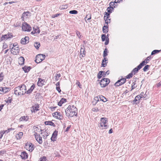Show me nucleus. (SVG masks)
Instances as JSON below:
<instances>
[{"label": "nucleus", "instance_id": "680f3d73", "mask_svg": "<svg viewBox=\"0 0 161 161\" xmlns=\"http://www.w3.org/2000/svg\"><path fill=\"white\" fill-rule=\"evenodd\" d=\"M57 90L60 93L61 92V90L60 89V86H57L56 87Z\"/></svg>", "mask_w": 161, "mask_h": 161}, {"label": "nucleus", "instance_id": "774afa93", "mask_svg": "<svg viewBox=\"0 0 161 161\" xmlns=\"http://www.w3.org/2000/svg\"><path fill=\"white\" fill-rule=\"evenodd\" d=\"M76 34L77 35V36L79 37H80V32L79 31H76Z\"/></svg>", "mask_w": 161, "mask_h": 161}, {"label": "nucleus", "instance_id": "f3484780", "mask_svg": "<svg viewBox=\"0 0 161 161\" xmlns=\"http://www.w3.org/2000/svg\"><path fill=\"white\" fill-rule=\"evenodd\" d=\"M25 59L23 57H20L18 59V63L19 65H23L24 64Z\"/></svg>", "mask_w": 161, "mask_h": 161}, {"label": "nucleus", "instance_id": "4be33fe9", "mask_svg": "<svg viewBox=\"0 0 161 161\" xmlns=\"http://www.w3.org/2000/svg\"><path fill=\"white\" fill-rule=\"evenodd\" d=\"M35 87V86L34 84L32 85L31 87L29 89L28 91H26V93L27 94H30L31 93L33 89H34Z\"/></svg>", "mask_w": 161, "mask_h": 161}, {"label": "nucleus", "instance_id": "1a4fd4ad", "mask_svg": "<svg viewBox=\"0 0 161 161\" xmlns=\"http://www.w3.org/2000/svg\"><path fill=\"white\" fill-rule=\"evenodd\" d=\"M29 38L28 36H25L21 39L20 43L22 44H26L29 42Z\"/></svg>", "mask_w": 161, "mask_h": 161}, {"label": "nucleus", "instance_id": "c85d7f7f", "mask_svg": "<svg viewBox=\"0 0 161 161\" xmlns=\"http://www.w3.org/2000/svg\"><path fill=\"white\" fill-rule=\"evenodd\" d=\"M36 140L37 141V142L39 143V144H41L42 142V138L40 136V137H37V138H35Z\"/></svg>", "mask_w": 161, "mask_h": 161}, {"label": "nucleus", "instance_id": "5fc2aeb1", "mask_svg": "<svg viewBox=\"0 0 161 161\" xmlns=\"http://www.w3.org/2000/svg\"><path fill=\"white\" fill-rule=\"evenodd\" d=\"M105 22V23L108 25V24L110 22V19H104Z\"/></svg>", "mask_w": 161, "mask_h": 161}, {"label": "nucleus", "instance_id": "13d9d810", "mask_svg": "<svg viewBox=\"0 0 161 161\" xmlns=\"http://www.w3.org/2000/svg\"><path fill=\"white\" fill-rule=\"evenodd\" d=\"M104 60H102V66L103 67H105L107 65L106 63H104Z\"/></svg>", "mask_w": 161, "mask_h": 161}, {"label": "nucleus", "instance_id": "f257e3e1", "mask_svg": "<svg viewBox=\"0 0 161 161\" xmlns=\"http://www.w3.org/2000/svg\"><path fill=\"white\" fill-rule=\"evenodd\" d=\"M77 109L74 105H69L68 107L65 110L66 115L69 118L73 117L74 116L77 115Z\"/></svg>", "mask_w": 161, "mask_h": 161}, {"label": "nucleus", "instance_id": "9b49d317", "mask_svg": "<svg viewBox=\"0 0 161 161\" xmlns=\"http://www.w3.org/2000/svg\"><path fill=\"white\" fill-rule=\"evenodd\" d=\"M58 131L55 130L52 134V136L51 138L52 141L54 142L56 141L57 138V136L58 135Z\"/></svg>", "mask_w": 161, "mask_h": 161}, {"label": "nucleus", "instance_id": "a211bd4d", "mask_svg": "<svg viewBox=\"0 0 161 161\" xmlns=\"http://www.w3.org/2000/svg\"><path fill=\"white\" fill-rule=\"evenodd\" d=\"M97 98L98 99V101H99V100H100V101H102L103 102H106L107 100L106 97L102 95L98 96L97 97Z\"/></svg>", "mask_w": 161, "mask_h": 161}, {"label": "nucleus", "instance_id": "4c0bfd02", "mask_svg": "<svg viewBox=\"0 0 161 161\" xmlns=\"http://www.w3.org/2000/svg\"><path fill=\"white\" fill-rule=\"evenodd\" d=\"M101 38L102 41L103 42L105 41L106 40V39H107V37H106L105 34H102L101 35Z\"/></svg>", "mask_w": 161, "mask_h": 161}, {"label": "nucleus", "instance_id": "6ab92c4d", "mask_svg": "<svg viewBox=\"0 0 161 161\" xmlns=\"http://www.w3.org/2000/svg\"><path fill=\"white\" fill-rule=\"evenodd\" d=\"M31 69V67L26 66H25L22 68V69L25 73L28 72Z\"/></svg>", "mask_w": 161, "mask_h": 161}, {"label": "nucleus", "instance_id": "f704fd0d", "mask_svg": "<svg viewBox=\"0 0 161 161\" xmlns=\"http://www.w3.org/2000/svg\"><path fill=\"white\" fill-rule=\"evenodd\" d=\"M146 62L144 60L142 61L138 65L141 69L142 68V66L145 65Z\"/></svg>", "mask_w": 161, "mask_h": 161}, {"label": "nucleus", "instance_id": "c9c22d12", "mask_svg": "<svg viewBox=\"0 0 161 161\" xmlns=\"http://www.w3.org/2000/svg\"><path fill=\"white\" fill-rule=\"evenodd\" d=\"M108 53V49L106 48L103 51V57H104L107 56Z\"/></svg>", "mask_w": 161, "mask_h": 161}, {"label": "nucleus", "instance_id": "dca6fc26", "mask_svg": "<svg viewBox=\"0 0 161 161\" xmlns=\"http://www.w3.org/2000/svg\"><path fill=\"white\" fill-rule=\"evenodd\" d=\"M85 49V48L84 46H83L82 47H81L80 53L82 57H84L85 56L86 52Z\"/></svg>", "mask_w": 161, "mask_h": 161}, {"label": "nucleus", "instance_id": "39448f33", "mask_svg": "<svg viewBox=\"0 0 161 161\" xmlns=\"http://www.w3.org/2000/svg\"><path fill=\"white\" fill-rule=\"evenodd\" d=\"M22 28V31H30L31 30V27L25 22L23 23Z\"/></svg>", "mask_w": 161, "mask_h": 161}, {"label": "nucleus", "instance_id": "a878e982", "mask_svg": "<svg viewBox=\"0 0 161 161\" xmlns=\"http://www.w3.org/2000/svg\"><path fill=\"white\" fill-rule=\"evenodd\" d=\"M19 87H16L14 89V93L16 95H20L19 94Z\"/></svg>", "mask_w": 161, "mask_h": 161}, {"label": "nucleus", "instance_id": "6e6552de", "mask_svg": "<svg viewBox=\"0 0 161 161\" xmlns=\"http://www.w3.org/2000/svg\"><path fill=\"white\" fill-rule=\"evenodd\" d=\"M13 37L12 34L11 33H8L7 34L3 35L2 36L1 39L2 40H3L5 39L7 40L8 39L11 38Z\"/></svg>", "mask_w": 161, "mask_h": 161}, {"label": "nucleus", "instance_id": "423d86ee", "mask_svg": "<svg viewBox=\"0 0 161 161\" xmlns=\"http://www.w3.org/2000/svg\"><path fill=\"white\" fill-rule=\"evenodd\" d=\"M18 87H19V94L20 95H23L26 92V86L24 85H20Z\"/></svg>", "mask_w": 161, "mask_h": 161}, {"label": "nucleus", "instance_id": "9d476101", "mask_svg": "<svg viewBox=\"0 0 161 161\" xmlns=\"http://www.w3.org/2000/svg\"><path fill=\"white\" fill-rule=\"evenodd\" d=\"M141 100V97H139L137 95L136 96L134 99L132 101V103L133 104H138L140 103V101Z\"/></svg>", "mask_w": 161, "mask_h": 161}, {"label": "nucleus", "instance_id": "aec40b11", "mask_svg": "<svg viewBox=\"0 0 161 161\" xmlns=\"http://www.w3.org/2000/svg\"><path fill=\"white\" fill-rule=\"evenodd\" d=\"M141 69L138 66L134 68L131 71L132 73H133V74L135 75L138 72L139 70Z\"/></svg>", "mask_w": 161, "mask_h": 161}, {"label": "nucleus", "instance_id": "7ed1b4c3", "mask_svg": "<svg viewBox=\"0 0 161 161\" xmlns=\"http://www.w3.org/2000/svg\"><path fill=\"white\" fill-rule=\"evenodd\" d=\"M110 82V81L109 79L103 78L100 81V85L101 87L103 88L107 86Z\"/></svg>", "mask_w": 161, "mask_h": 161}, {"label": "nucleus", "instance_id": "603ef678", "mask_svg": "<svg viewBox=\"0 0 161 161\" xmlns=\"http://www.w3.org/2000/svg\"><path fill=\"white\" fill-rule=\"evenodd\" d=\"M61 14H55L53 15L52 16V17L53 18H55V17H56L61 15Z\"/></svg>", "mask_w": 161, "mask_h": 161}, {"label": "nucleus", "instance_id": "052dcab7", "mask_svg": "<svg viewBox=\"0 0 161 161\" xmlns=\"http://www.w3.org/2000/svg\"><path fill=\"white\" fill-rule=\"evenodd\" d=\"M144 95V93L143 92H142L140 94L137 95L138 96H139V97H141V98L142 99V97L143 96V95Z\"/></svg>", "mask_w": 161, "mask_h": 161}, {"label": "nucleus", "instance_id": "0eeeda50", "mask_svg": "<svg viewBox=\"0 0 161 161\" xmlns=\"http://www.w3.org/2000/svg\"><path fill=\"white\" fill-rule=\"evenodd\" d=\"M25 148L30 152H32L34 149V145L30 142H27L25 145Z\"/></svg>", "mask_w": 161, "mask_h": 161}, {"label": "nucleus", "instance_id": "a19ab883", "mask_svg": "<svg viewBox=\"0 0 161 161\" xmlns=\"http://www.w3.org/2000/svg\"><path fill=\"white\" fill-rule=\"evenodd\" d=\"M30 14V12L29 11L26 12H24L22 14V17H26L28 16V14Z\"/></svg>", "mask_w": 161, "mask_h": 161}, {"label": "nucleus", "instance_id": "37998d69", "mask_svg": "<svg viewBox=\"0 0 161 161\" xmlns=\"http://www.w3.org/2000/svg\"><path fill=\"white\" fill-rule=\"evenodd\" d=\"M88 18L87 19V20H90L91 19V14H88L87 15L86 17L85 18V19H86V18Z\"/></svg>", "mask_w": 161, "mask_h": 161}, {"label": "nucleus", "instance_id": "49530a36", "mask_svg": "<svg viewBox=\"0 0 161 161\" xmlns=\"http://www.w3.org/2000/svg\"><path fill=\"white\" fill-rule=\"evenodd\" d=\"M107 12L108 13H109L111 14L112 11V9L111 8V7L109 6L108 7L107 9Z\"/></svg>", "mask_w": 161, "mask_h": 161}, {"label": "nucleus", "instance_id": "58836bf2", "mask_svg": "<svg viewBox=\"0 0 161 161\" xmlns=\"http://www.w3.org/2000/svg\"><path fill=\"white\" fill-rule=\"evenodd\" d=\"M150 67V65H146L143 68V70L144 72L147 71L149 69V68Z\"/></svg>", "mask_w": 161, "mask_h": 161}, {"label": "nucleus", "instance_id": "a18cd8bd", "mask_svg": "<svg viewBox=\"0 0 161 161\" xmlns=\"http://www.w3.org/2000/svg\"><path fill=\"white\" fill-rule=\"evenodd\" d=\"M46 160V157L45 156H43L38 161H45Z\"/></svg>", "mask_w": 161, "mask_h": 161}, {"label": "nucleus", "instance_id": "8fccbe9b", "mask_svg": "<svg viewBox=\"0 0 161 161\" xmlns=\"http://www.w3.org/2000/svg\"><path fill=\"white\" fill-rule=\"evenodd\" d=\"M3 74L2 72L0 74V82L1 81L3 80Z\"/></svg>", "mask_w": 161, "mask_h": 161}, {"label": "nucleus", "instance_id": "bf43d9fd", "mask_svg": "<svg viewBox=\"0 0 161 161\" xmlns=\"http://www.w3.org/2000/svg\"><path fill=\"white\" fill-rule=\"evenodd\" d=\"M34 135L35 136V138H37V137H40V136L39 134H38V133H37L36 132H35V133H34Z\"/></svg>", "mask_w": 161, "mask_h": 161}, {"label": "nucleus", "instance_id": "69168bd1", "mask_svg": "<svg viewBox=\"0 0 161 161\" xmlns=\"http://www.w3.org/2000/svg\"><path fill=\"white\" fill-rule=\"evenodd\" d=\"M109 73V70H108L107 71H106V72H104V73H103V74L104 75H105H105H108Z\"/></svg>", "mask_w": 161, "mask_h": 161}, {"label": "nucleus", "instance_id": "2eb2a0df", "mask_svg": "<svg viewBox=\"0 0 161 161\" xmlns=\"http://www.w3.org/2000/svg\"><path fill=\"white\" fill-rule=\"evenodd\" d=\"M28 155L25 151H23L21 153L20 156L22 159H26L28 157Z\"/></svg>", "mask_w": 161, "mask_h": 161}, {"label": "nucleus", "instance_id": "ea45409f", "mask_svg": "<svg viewBox=\"0 0 161 161\" xmlns=\"http://www.w3.org/2000/svg\"><path fill=\"white\" fill-rule=\"evenodd\" d=\"M69 13L71 14H76L78 13V11L76 10H72L69 11Z\"/></svg>", "mask_w": 161, "mask_h": 161}, {"label": "nucleus", "instance_id": "2f4dec72", "mask_svg": "<svg viewBox=\"0 0 161 161\" xmlns=\"http://www.w3.org/2000/svg\"><path fill=\"white\" fill-rule=\"evenodd\" d=\"M40 46V44L39 42H36L35 43L34 47L37 49H38Z\"/></svg>", "mask_w": 161, "mask_h": 161}, {"label": "nucleus", "instance_id": "c756f323", "mask_svg": "<svg viewBox=\"0 0 161 161\" xmlns=\"http://www.w3.org/2000/svg\"><path fill=\"white\" fill-rule=\"evenodd\" d=\"M110 13H108V12H105L104 19H108L110 17Z\"/></svg>", "mask_w": 161, "mask_h": 161}, {"label": "nucleus", "instance_id": "7c9ffc66", "mask_svg": "<svg viewBox=\"0 0 161 161\" xmlns=\"http://www.w3.org/2000/svg\"><path fill=\"white\" fill-rule=\"evenodd\" d=\"M3 88L4 94L8 92L10 90V88L9 87H3Z\"/></svg>", "mask_w": 161, "mask_h": 161}, {"label": "nucleus", "instance_id": "cd10ccee", "mask_svg": "<svg viewBox=\"0 0 161 161\" xmlns=\"http://www.w3.org/2000/svg\"><path fill=\"white\" fill-rule=\"evenodd\" d=\"M29 117L28 116H24L21 117L19 119L20 121H26L29 119Z\"/></svg>", "mask_w": 161, "mask_h": 161}, {"label": "nucleus", "instance_id": "3c124183", "mask_svg": "<svg viewBox=\"0 0 161 161\" xmlns=\"http://www.w3.org/2000/svg\"><path fill=\"white\" fill-rule=\"evenodd\" d=\"M8 99L5 100V102L7 103H10L12 100V99H11L10 97H8Z\"/></svg>", "mask_w": 161, "mask_h": 161}, {"label": "nucleus", "instance_id": "f03ea898", "mask_svg": "<svg viewBox=\"0 0 161 161\" xmlns=\"http://www.w3.org/2000/svg\"><path fill=\"white\" fill-rule=\"evenodd\" d=\"M100 123H99V125L102 127V128H100L101 129H106L108 127V125H106V124L108 122L107 118H102L100 119Z\"/></svg>", "mask_w": 161, "mask_h": 161}, {"label": "nucleus", "instance_id": "473e14b6", "mask_svg": "<svg viewBox=\"0 0 161 161\" xmlns=\"http://www.w3.org/2000/svg\"><path fill=\"white\" fill-rule=\"evenodd\" d=\"M161 51V50H154L151 53V55H155L156 54L159 53Z\"/></svg>", "mask_w": 161, "mask_h": 161}, {"label": "nucleus", "instance_id": "412c9836", "mask_svg": "<svg viewBox=\"0 0 161 161\" xmlns=\"http://www.w3.org/2000/svg\"><path fill=\"white\" fill-rule=\"evenodd\" d=\"M66 99L64 98L61 99V100L58 103V105L59 106H62V104L66 102Z\"/></svg>", "mask_w": 161, "mask_h": 161}, {"label": "nucleus", "instance_id": "6e6d98bb", "mask_svg": "<svg viewBox=\"0 0 161 161\" xmlns=\"http://www.w3.org/2000/svg\"><path fill=\"white\" fill-rule=\"evenodd\" d=\"M23 135V133L22 132H19V134H18V137L19 138V139H20L21 137Z\"/></svg>", "mask_w": 161, "mask_h": 161}, {"label": "nucleus", "instance_id": "f8f14e48", "mask_svg": "<svg viewBox=\"0 0 161 161\" xmlns=\"http://www.w3.org/2000/svg\"><path fill=\"white\" fill-rule=\"evenodd\" d=\"M11 53L14 55H16L19 53V49L18 47H16V48H14L13 47L11 50Z\"/></svg>", "mask_w": 161, "mask_h": 161}, {"label": "nucleus", "instance_id": "5701e85b", "mask_svg": "<svg viewBox=\"0 0 161 161\" xmlns=\"http://www.w3.org/2000/svg\"><path fill=\"white\" fill-rule=\"evenodd\" d=\"M103 73H104V71H100L97 75V77L98 79H101L102 76H103L104 77H105V75H104Z\"/></svg>", "mask_w": 161, "mask_h": 161}, {"label": "nucleus", "instance_id": "bb28decb", "mask_svg": "<svg viewBox=\"0 0 161 161\" xmlns=\"http://www.w3.org/2000/svg\"><path fill=\"white\" fill-rule=\"evenodd\" d=\"M42 82H44V80H42L40 78L38 79V81L37 82V85L39 86H42L43 85V83Z\"/></svg>", "mask_w": 161, "mask_h": 161}, {"label": "nucleus", "instance_id": "864d4df0", "mask_svg": "<svg viewBox=\"0 0 161 161\" xmlns=\"http://www.w3.org/2000/svg\"><path fill=\"white\" fill-rule=\"evenodd\" d=\"M0 94H3V87H0Z\"/></svg>", "mask_w": 161, "mask_h": 161}, {"label": "nucleus", "instance_id": "72a5a7b5", "mask_svg": "<svg viewBox=\"0 0 161 161\" xmlns=\"http://www.w3.org/2000/svg\"><path fill=\"white\" fill-rule=\"evenodd\" d=\"M33 31H36L37 33L38 34L40 33V31L38 27L36 26V27H33Z\"/></svg>", "mask_w": 161, "mask_h": 161}, {"label": "nucleus", "instance_id": "09e8293b", "mask_svg": "<svg viewBox=\"0 0 161 161\" xmlns=\"http://www.w3.org/2000/svg\"><path fill=\"white\" fill-rule=\"evenodd\" d=\"M109 6L110 7H111V6H114V8H115V6H116V5L115 4V3H114L113 2H110V3H109Z\"/></svg>", "mask_w": 161, "mask_h": 161}, {"label": "nucleus", "instance_id": "b1692460", "mask_svg": "<svg viewBox=\"0 0 161 161\" xmlns=\"http://www.w3.org/2000/svg\"><path fill=\"white\" fill-rule=\"evenodd\" d=\"M44 123L46 125H50L53 126V127H55L56 126L55 124L51 121H45Z\"/></svg>", "mask_w": 161, "mask_h": 161}, {"label": "nucleus", "instance_id": "393cba45", "mask_svg": "<svg viewBox=\"0 0 161 161\" xmlns=\"http://www.w3.org/2000/svg\"><path fill=\"white\" fill-rule=\"evenodd\" d=\"M33 109L32 110H31V112L32 113H35L36 111H37L39 110V106L38 105H36V106H34L32 107Z\"/></svg>", "mask_w": 161, "mask_h": 161}, {"label": "nucleus", "instance_id": "c03bdc74", "mask_svg": "<svg viewBox=\"0 0 161 161\" xmlns=\"http://www.w3.org/2000/svg\"><path fill=\"white\" fill-rule=\"evenodd\" d=\"M92 110L93 112H97L99 111V109L97 107H96L94 108H93L92 109Z\"/></svg>", "mask_w": 161, "mask_h": 161}, {"label": "nucleus", "instance_id": "ddd939ff", "mask_svg": "<svg viewBox=\"0 0 161 161\" xmlns=\"http://www.w3.org/2000/svg\"><path fill=\"white\" fill-rule=\"evenodd\" d=\"M53 116H55L57 118V119H62L63 117L61 116V114L60 112H56L54 114Z\"/></svg>", "mask_w": 161, "mask_h": 161}, {"label": "nucleus", "instance_id": "de8ad7c7", "mask_svg": "<svg viewBox=\"0 0 161 161\" xmlns=\"http://www.w3.org/2000/svg\"><path fill=\"white\" fill-rule=\"evenodd\" d=\"M56 76L55 77H56L55 80H56V81H57L58 80V79L60 77V74H56Z\"/></svg>", "mask_w": 161, "mask_h": 161}, {"label": "nucleus", "instance_id": "e2e57ef3", "mask_svg": "<svg viewBox=\"0 0 161 161\" xmlns=\"http://www.w3.org/2000/svg\"><path fill=\"white\" fill-rule=\"evenodd\" d=\"M105 41H106L105 42L104 44L105 45H108L109 43V38H108V39H106V40Z\"/></svg>", "mask_w": 161, "mask_h": 161}, {"label": "nucleus", "instance_id": "4468645a", "mask_svg": "<svg viewBox=\"0 0 161 161\" xmlns=\"http://www.w3.org/2000/svg\"><path fill=\"white\" fill-rule=\"evenodd\" d=\"M138 79L137 78H135V79L134 80H133V82L132 83V85H131V90L134 89L135 88H136L137 87V85L136 84V82L137 81V80Z\"/></svg>", "mask_w": 161, "mask_h": 161}, {"label": "nucleus", "instance_id": "4d7b16f0", "mask_svg": "<svg viewBox=\"0 0 161 161\" xmlns=\"http://www.w3.org/2000/svg\"><path fill=\"white\" fill-rule=\"evenodd\" d=\"M126 81V78H122L121 79V82L123 83V84H124Z\"/></svg>", "mask_w": 161, "mask_h": 161}, {"label": "nucleus", "instance_id": "e433bc0d", "mask_svg": "<svg viewBox=\"0 0 161 161\" xmlns=\"http://www.w3.org/2000/svg\"><path fill=\"white\" fill-rule=\"evenodd\" d=\"M133 75H134L133 74V73L131 72L128 75L125 76V78L127 79H130L132 78Z\"/></svg>", "mask_w": 161, "mask_h": 161}, {"label": "nucleus", "instance_id": "20e7f679", "mask_svg": "<svg viewBox=\"0 0 161 161\" xmlns=\"http://www.w3.org/2000/svg\"><path fill=\"white\" fill-rule=\"evenodd\" d=\"M45 58L44 54H40L37 55L36 57L35 62L37 64L39 63L43 60Z\"/></svg>", "mask_w": 161, "mask_h": 161}, {"label": "nucleus", "instance_id": "338daca9", "mask_svg": "<svg viewBox=\"0 0 161 161\" xmlns=\"http://www.w3.org/2000/svg\"><path fill=\"white\" fill-rule=\"evenodd\" d=\"M5 152H6L4 150H2L0 151V155H2L4 154V153Z\"/></svg>", "mask_w": 161, "mask_h": 161}, {"label": "nucleus", "instance_id": "0e129e2a", "mask_svg": "<svg viewBox=\"0 0 161 161\" xmlns=\"http://www.w3.org/2000/svg\"><path fill=\"white\" fill-rule=\"evenodd\" d=\"M121 81V79L119 80L114 84V85L116 86V85H118V83H119Z\"/></svg>", "mask_w": 161, "mask_h": 161}, {"label": "nucleus", "instance_id": "79ce46f5", "mask_svg": "<svg viewBox=\"0 0 161 161\" xmlns=\"http://www.w3.org/2000/svg\"><path fill=\"white\" fill-rule=\"evenodd\" d=\"M152 57H151V56H149L147 57L144 60L145 61L146 64H147L148 63V61L150 60V59H151Z\"/></svg>", "mask_w": 161, "mask_h": 161}]
</instances>
